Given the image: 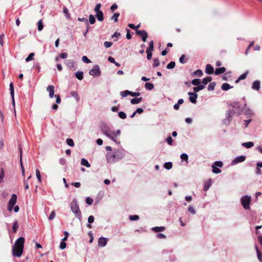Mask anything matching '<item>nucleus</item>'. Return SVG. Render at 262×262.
Masks as SVG:
<instances>
[{
  "mask_svg": "<svg viewBox=\"0 0 262 262\" xmlns=\"http://www.w3.org/2000/svg\"><path fill=\"white\" fill-rule=\"evenodd\" d=\"M107 238L104 237H101L98 239V245L101 247H104L106 245Z\"/></svg>",
  "mask_w": 262,
  "mask_h": 262,
  "instance_id": "obj_12",
  "label": "nucleus"
},
{
  "mask_svg": "<svg viewBox=\"0 0 262 262\" xmlns=\"http://www.w3.org/2000/svg\"><path fill=\"white\" fill-rule=\"evenodd\" d=\"M55 211H52L50 214V215H49L48 219L49 220H53L55 216Z\"/></svg>",
  "mask_w": 262,
  "mask_h": 262,
  "instance_id": "obj_64",
  "label": "nucleus"
},
{
  "mask_svg": "<svg viewBox=\"0 0 262 262\" xmlns=\"http://www.w3.org/2000/svg\"><path fill=\"white\" fill-rule=\"evenodd\" d=\"M201 80L200 79H194L191 81V84L193 85H198L201 84Z\"/></svg>",
  "mask_w": 262,
  "mask_h": 262,
  "instance_id": "obj_40",
  "label": "nucleus"
},
{
  "mask_svg": "<svg viewBox=\"0 0 262 262\" xmlns=\"http://www.w3.org/2000/svg\"><path fill=\"white\" fill-rule=\"evenodd\" d=\"M260 82L259 80L254 81L252 85V89L254 90L258 91L260 89Z\"/></svg>",
  "mask_w": 262,
  "mask_h": 262,
  "instance_id": "obj_15",
  "label": "nucleus"
},
{
  "mask_svg": "<svg viewBox=\"0 0 262 262\" xmlns=\"http://www.w3.org/2000/svg\"><path fill=\"white\" fill-rule=\"evenodd\" d=\"M165 228L163 226L155 227L152 228V230L155 231V232L163 231L165 230Z\"/></svg>",
  "mask_w": 262,
  "mask_h": 262,
  "instance_id": "obj_23",
  "label": "nucleus"
},
{
  "mask_svg": "<svg viewBox=\"0 0 262 262\" xmlns=\"http://www.w3.org/2000/svg\"><path fill=\"white\" fill-rule=\"evenodd\" d=\"M118 116L121 119H124L126 118V114L123 111H121L118 113Z\"/></svg>",
  "mask_w": 262,
  "mask_h": 262,
  "instance_id": "obj_48",
  "label": "nucleus"
},
{
  "mask_svg": "<svg viewBox=\"0 0 262 262\" xmlns=\"http://www.w3.org/2000/svg\"><path fill=\"white\" fill-rule=\"evenodd\" d=\"M113 45V43L112 42H109V41H105L104 42V46L105 47V48H108L110 47H111Z\"/></svg>",
  "mask_w": 262,
  "mask_h": 262,
  "instance_id": "obj_62",
  "label": "nucleus"
},
{
  "mask_svg": "<svg viewBox=\"0 0 262 262\" xmlns=\"http://www.w3.org/2000/svg\"><path fill=\"white\" fill-rule=\"evenodd\" d=\"M129 219L130 221H137L139 219V216L138 215H130L129 216Z\"/></svg>",
  "mask_w": 262,
  "mask_h": 262,
  "instance_id": "obj_47",
  "label": "nucleus"
},
{
  "mask_svg": "<svg viewBox=\"0 0 262 262\" xmlns=\"http://www.w3.org/2000/svg\"><path fill=\"white\" fill-rule=\"evenodd\" d=\"M246 160V156L241 155L236 157L234 159L231 161V165H236L239 163L244 162Z\"/></svg>",
  "mask_w": 262,
  "mask_h": 262,
  "instance_id": "obj_10",
  "label": "nucleus"
},
{
  "mask_svg": "<svg viewBox=\"0 0 262 262\" xmlns=\"http://www.w3.org/2000/svg\"><path fill=\"white\" fill-rule=\"evenodd\" d=\"M71 95L74 97L77 101H79V95H78V94L77 92L76 91H72L71 92Z\"/></svg>",
  "mask_w": 262,
  "mask_h": 262,
  "instance_id": "obj_43",
  "label": "nucleus"
},
{
  "mask_svg": "<svg viewBox=\"0 0 262 262\" xmlns=\"http://www.w3.org/2000/svg\"><path fill=\"white\" fill-rule=\"evenodd\" d=\"M212 171L213 173L218 174L221 172V170L218 167H215V165H212Z\"/></svg>",
  "mask_w": 262,
  "mask_h": 262,
  "instance_id": "obj_32",
  "label": "nucleus"
},
{
  "mask_svg": "<svg viewBox=\"0 0 262 262\" xmlns=\"http://www.w3.org/2000/svg\"><path fill=\"white\" fill-rule=\"evenodd\" d=\"M216 85L215 82H211L208 86L207 89L209 91H213Z\"/></svg>",
  "mask_w": 262,
  "mask_h": 262,
  "instance_id": "obj_33",
  "label": "nucleus"
},
{
  "mask_svg": "<svg viewBox=\"0 0 262 262\" xmlns=\"http://www.w3.org/2000/svg\"><path fill=\"white\" fill-rule=\"evenodd\" d=\"M18 227V225L17 222L16 221L13 223V225L12 226V230H13V232L15 233L16 232Z\"/></svg>",
  "mask_w": 262,
  "mask_h": 262,
  "instance_id": "obj_51",
  "label": "nucleus"
},
{
  "mask_svg": "<svg viewBox=\"0 0 262 262\" xmlns=\"http://www.w3.org/2000/svg\"><path fill=\"white\" fill-rule=\"evenodd\" d=\"M153 61H154V63H153L154 68H156V67L159 66L160 61L158 58H154Z\"/></svg>",
  "mask_w": 262,
  "mask_h": 262,
  "instance_id": "obj_50",
  "label": "nucleus"
},
{
  "mask_svg": "<svg viewBox=\"0 0 262 262\" xmlns=\"http://www.w3.org/2000/svg\"><path fill=\"white\" fill-rule=\"evenodd\" d=\"M10 95L11 96H14V86L12 82H11L10 83Z\"/></svg>",
  "mask_w": 262,
  "mask_h": 262,
  "instance_id": "obj_44",
  "label": "nucleus"
},
{
  "mask_svg": "<svg viewBox=\"0 0 262 262\" xmlns=\"http://www.w3.org/2000/svg\"><path fill=\"white\" fill-rule=\"evenodd\" d=\"M129 95H130L132 97H137L140 95V93L139 92H133L132 91H130Z\"/></svg>",
  "mask_w": 262,
  "mask_h": 262,
  "instance_id": "obj_63",
  "label": "nucleus"
},
{
  "mask_svg": "<svg viewBox=\"0 0 262 262\" xmlns=\"http://www.w3.org/2000/svg\"><path fill=\"white\" fill-rule=\"evenodd\" d=\"M89 74L93 76H100L101 75V71L99 66L97 64L95 65L89 71Z\"/></svg>",
  "mask_w": 262,
  "mask_h": 262,
  "instance_id": "obj_8",
  "label": "nucleus"
},
{
  "mask_svg": "<svg viewBox=\"0 0 262 262\" xmlns=\"http://www.w3.org/2000/svg\"><path fill=\"white\" fill-rule=\"evenodd\" d=\"M188 211L191 212L192 214H194L195 213V209L191 205H190L188 207Z\"/></svg>",
  "mask_w": 262,
  "mask_h": 262,
  "instance_id": "obj_59",
  "label": "nucleus"
},
{
  "mask_svg": "<svg viewBox=\"0 0 262 262\" xmlns=\"http://www.w3.org/2000/svg\"><path fill=\"white\" fill-rule=\"evenodd\" d=\"M197 86L193 87V90L194 93H196L197 92H199L200 91L204 89L205 88V86L203 84H199L198 85H196Z\"/></svg>",
  "mask_w": 262,
  "mask_h": 262,
  "instance_id": "obj_19",
  "label": "nucleus"
},
{
  "mask_svg": "<svg viewBox=\"0 0 262 262\" xmlns=\"http://www.w3.org/2000/svg\"><path fill=\"white\" fill-rule=\"evenodd\" d=\"M76 77L80 80H81L83 78V73L82 71H78L75 73Z\"/></svg>",
  "mask_w": 262,
  "mask_h": 262,
  "instance_id": "obj_24",
  "label": "nucleus"
},
{
  "mask_svg": "<svg viewBox=\"0 0 262 262\" xmlns=\"http://www.w3.org/2000/svg\"><path fill=\"white\" fill-rule=\"evenodd\" d=\"M164 167L168 170L170 169L172 167V163L171 162H167L164 164Z\"/></svg>",
  "mask_w": 262,
  "mask_h": 262,
  "instance_id": "obj_31",
  "label": "nucleus"
},
{
  "mask_svg": "<svg viewBox=\"0 0 262 262\" xmlns=\"http://www.w3.org/2000/svg\"><path fill=\"white\" fill-rule=\"evenodd\" d=\"M25 238L23 237H19L15 242L12 248L13 255L19 257L23 254Z\"/></svg>",
  "mask_w": 262,
  "mask_h": 262,
  "instance_id": "obj_2",
  "label": "nucleus"
},
{
  "mask_svg": "<svg viewBox=\"0 0 262 262\" xmlns=\"http://www.w3.org/2000/svg\"><path fill=\"white\" fill-rule=\"evenodd\" d=\"M81 164L86 167H90L91 166L90 164L89 163L87 160L84 158H82L81 161Z\"/></svg>",
  "mask_w": 262,
  "mask_h": 262,
  "instance_id": "obj_26",
  "label": "nucleus"
},
{
  "mask_svg": "<svg viewBox=\"0 0 262 262\" xmlns=\"http://www.w3.org/2000/svg\"><path fill=\"white\" fill-rule=\"evenodd\" d=\"M128 26L130 28H131L132 29H135L136 30L140 27V25H138L137 26H135L133 24H129L128 25Z\"/></svg>",
  "mask_w": 262,
  "mask_h": 262,
  "instance_id": "obj_58",
  "label": "nucleus"
},
{
  "mask_svg": "<svg viewBox=\"0 0 262 262\" xmlns=\"http://www.w3.org/2000/svg\"><path fill=\"white\" fill-rule=\"evenodd\" d=\"M143 98L142 97H136L131 99L130 103L132 104H138L142 101Z\"/></svg>",
  "mask_w": 262,
  "mask_h": 262,
  "instance_id": "obj_17",
  "label": "nucleus"
},
{
  "mask_svg": "<svg viewBox=\"0 0 262 262\" xmlns=\"http://www.w3.org/2000/svg\"><path fill=\"white\" fill-rule=\"evenodd\" d=\"M85 202L88 205H90L92 204L93 200L92 198L87 197L85 199Z\"/></svg>",
  "mask_w": 262,
  "mask_h": 262,
  "instance_id": "obj_56",
  "label": "nucleus"
},
{
  "mask_svg": "<svg viewBox=\"0 0 262 262\" xmlns=\"http://www.w3.org/2000/svg\"><path fill=\"white\" fill-rule=\"evenodd\" d=\"M249 72L248 71H246L244 73L242 74L238 77V80H244L246 78Z\"/></svg>",
  "mask_w": 262,
  "mask_h": 262,
  "instance_id": "obj_38",
  "label": "nucleus"
},
{
  "mask_svg": "<svg viewBox=\"0 0 262 262\" xmlns=\"http://www.w3.org/2000/svg\"><path fill=\"white\" fill-rule=\"evenodd\" d=\"M154 48V42L153 40H151L149 43V47L147 48L146 51L152 52Z\"/></svg>",
  "mask_w": 262,
  "mask_h": 262,
  "instance_id": "obj_30",
  "label": "nucleus"
},
{
  "mask_svg": "<svg viewBox=\"0 0 262 262\" xmlns=\"http://www.w3.org/2000/svg\"><path fill=\"white\" fill-rule=\"evenodd\" d=\"M212 184L211 179H209L208 181L206 182L204 184L203 190L205 191H207L209 188L211 187Z\"/></svg>",
  "mask_w": 262,
  "mask_h": 262,
  "instance_id": "obj_16",
  "label": "nucleus"
},
{
  "mask_svg": "<svg viewBox=\"0 0 262 262\" xmlns=\"http://www.w3.org/2000/svg\"><path fill=\"white\" fill-rule=\"evenodd\" d=\"M213 165H215V167H222L223 166V163L222 161H217L214 163Z\"/></svg>",
  "mask_w": 262,
  "mask_h": 262,
  "instance_id": "obj_53",
  "label": "nucleus"
},
{
  "mask_svg": "<svg viewBox=\"0 0 262 262\" xmlns=\"http://www.w3.org/2000/svg\"><path fill=\"white\" fill-rule=\"evenodd\" d=\"M63 12L67 18H70V14L69 13V10L67 7H63Z\"/></svg>",
  "mask_w": 262,
  "mask_h": 262,
  "instance_id": "obj_36",
  "label": "nucleus"
},
{
  "mask_svg": "<svg viewBox=\"0 0 262 262\" xmlns=\"http://www.w3.org/2000/svg\"><path fill=\"white\" fill-rule=\"evenodd\" d=\"M67 144L71 147H73L74 146V143L73 139L68 138L66 140Z\"/></svg>",
  "mask_w": 262,
  "mask_h": 262,
  "instance_id": "obj_42",
  "label": "nucleus"
},
{
  "mask_svg": "<svg viewBox=\"0 0 262 262\" xmlns=\"http://www.w3.org/2000/svg\"><path fill=\"white\" fill-rule=\"evenodd\" d=\"M180 158H181L182 161H185L186 162H188V156L186 154H185V153L182 154L180 156Z\"/></svg>",
  "mask_w": 262,
  "mask_h": 262,
  "instance_id": "obj_35",
  "label": "nucleus"
},
{
  "mask_svg": "<svg viewBox=\"0 0 262 262\" xmlns=\"http://www.w3.org/2000/svg\"><path fill=\"white\" fill-rule=\"evenodd\" d=\"M226 71V69L225 67L219 68H216L215 71V75H220L224 73Z\"/></svg>",
  "mask_w": 262,
  "mask_h": 262,
  "instance_id": "obj_18",
  "label": "nucleus"
},
{
  "mask_svg": "<svg viewBox=\"0 0 262 262\" xmlns=\"http://www.w3.org/2000/svg\"><path fill=\"white\" fill-rule=\"evenodd\" d=\"M212 78L210 76L206 77L202 79V83H203V85H206L208 82H210L211 81Z\"/></svg>",
  "mask_w": 262,
  "mask_h": 262,
  "instance_id": "obj_22",
  "label": "nucleus"
},
{
  "mask_svg": "<svg viewBox=\"0 0 262 262\" xmlns=\"http://www.w3.org/2000/svg\"><path fill=\"white\" fill-rule=\"evenodd\" d=\"M255 247H256V252H257V255L258 258V259L259 260L262 261V254H261V253L258 250V249L257 248V247L255 246Z\"/></svg>",
  "mask_w": 262,
  "mask_h": 262,
  "instance_id": "obj_55",
  "label": "nucleus"
},
{
  "mask_svg": "<svg viewBox=\"0 0 262 262\" xmlns=\"http://www.w3.org/2000/svg\"><path fill=\"white\" fill-rule=\"evenodd\" d=\"M36 177L37 178L38 181L39 182H41V176H40V171L38 169H37L36 170Z\"/></svg>",
  "mask_w": 262,
  "mask_h": 262,
  "instance_id": "obj_54",
  "label": "nucleus"
},
{
  "mask_svg": "<svg viewBox=\"0 0 262 262\" xmlns=\"http://www.w3.org/2000/svg\"><path fill=\"white\" fill-rule=\"evenodd\" d=\"M16 201L17 195L15 194H13L8 202V209L9 211H11L12 210L16 203Z\"/></svg>",
  "mask_w": 262,
  "mask_h": 262,
  "instance_id": "obj_7",
  "label": "nucleus"
},
{
  "mask_svg": "<svg viewBox=\"0 0 262 262\" xmlns=\"http://www.w3.org/2000/svg\"><path fill=\"white\" fill-rule=\"evenodd\" d=\"M82 60L84 62L86 63H89L91 62V61L86 56H83L82 57Z\"/></svg>",
  "mask_w": 262,
  "mask_h": 262,
  "instance_id": "obj_57",
  "label": "nucleus"
},
{
  "mask_svg": "<svg viewBox=\"0 0 262 262\" xmlns=\"http://www.w3.org/2000/svg\"><path fill=\"white\" fill-rule=\"evenodd\" d=\"M34 56V53H31L29 54L28 56L26 58V61L28 62L32 60L33 57Z\"/></svg>",
  "mask_w": 262,
  "mask_h": 262,
  "instance_id": "obj_52",
  "label": "nucleus"
},
{
  "mask_svg": "<svg viewBox=\"0 0 262 262\" xmlns=\"http://www.w3.org/2000/svg\"><path fill=\"white\" fill-rule=\"evenodd\" d=\"M193 74L198 77H201L203 73L201 70L199 69L194 72Z\"/></svg>",
  "mask_w": 262,
  "mask_h": 262,
  "instance_id": "obj_41",
  "label": "nucleus"
},
{
  "mask_svg": "<svg viewBox=\"0 0 262 262\" xmlns=\"http://www.w3.org/2000/svg\"><path fill=\"white\" fill-rule=\"evenodd\" d=\"M230 72L226 73L223 76V79L227 81L228 80V77L230 76Z\"/></svg>",
  "mask_w": 262,
  "mask_h": 262,
  "instance_id": "obj_61",
  "label": "nucleus"
},
{
  "mask_svg": "<svg viewBox=\"0 0 262 262\" xmlns=\"http://www.w3.org/2000/svg\"><path fill=\"white\" fill-rule=\"evenodd\" d=\"M232 88V86H231L229 84L227 83H224L221 87L222 90L223 91H227Z\"/></svg>",
  "mask_w": 262,
  "mask_h": 262,
  "instance_id": "obj_20",
  "label": "nucleus"
},
{
  "mask_svg": "<svg viewBox=\"0 0 262 262\" xmlns=\"http://www.w3.org/2000/svg\"><path fill=\"white\" fill-rule=\"evenodd\" d=\"M188 95H189V101L191 103L195 104L196 103V99L198 96V94L194 92H189L188 93Z\"/></svg>",
  "mask_w": 262,
  "mask_h": 262,
  "instance_id": "obj_11",
  "label": "nucleus"
},
{
  "mask_svg": "<svg viewBox=\"0 0 262 262\" xmlns=\"http://www.w3.org/2000/svg\"><path fill=\"white\" fill-rule=\"evenodd\" d=\"M120 16V13L118 12H116L114 14V15L111 17V19L113 20L114 22H117L118 19V18Z\"/></svg>",
  "mask_w": 262,
  "mask_h": 262,
  "instance_id": "obj_34",
  "label": "nucleus"
},
{
  "mask_svg": "<svg viewBox=\"0 0 262 262\" xmlns=\"http://www.w3.org/2000/svg\"><path fill=\"white\" fill-rule=\"evenodd\" d=\"M145 88L147 90H152L154 88V85L149 82H147L145 84Z\"/></svg>",
  "mask_w": 262,
  "mask_h": 262,
  "instance_id": "obj_28",
  "label": "nucleus"
},
{
  "mask_svg": "<svg viewBox=\"0 0 262 262\" xmlns=\"http://www.w3.org/2000/svg\"><path fill=\"white\" fill-rule=\"evenodd\" d=\"M66 63L67 66L69 67L70 68H74L75 62L72 60H67L66 61Z\"/></svg>",
  "mask_w": 262,
  "mask_h": 262,
  "instance_id": "obj_25",
  "label": "nucleus"
},
{
  "mask_svg": "<svg viewBox=\"0 0 262 262\" xmlns=\"http://www.w3.org/2000/svg\"><path fill=\"white\" fill-rule=\"evenodd\" d=\"M54 90L55 88L53 85H50L47 88V91L49 93V97L50 98H52L54 95Z\"/></svg>",
  "mask_w": 262,
  "mask_h": 262,
  "instance_id": "obj_13",
  "label": "nucleus"
},
{
  "mask_svg": "<svg viewBox=\"0 0 262 262\" xmlns=\"http://www.w3.org/2000/svg\"><path fill=\"white\" fill-rule=\"evenodd\" d=\"M213 72L214 69L213 67L209 64H207L205 68V73L210 75L213 74Z\"/></svg>",
  "mask_w": 262,
  "mask_h": 262,
  "instance_id": "obj_14",
  "label": "nucleus"
},
{
  "mask_svg": "<svg viewBox=\"0 0 262 262\" xmlns=\"http://www.w3.org/2000/svg\"><path fill=\"white\" fill-rule=\"evenodd\" d=\"M96 21L95 17L92 15L91 14L89 16V23L91 24H94Z\"/></svg>",
  "mask_w": 262,
  "mask_h": 262,
  "instance_id": "obj_49",
  "label": "nucleus"
},
{
  "mask_svg": "<svg viewBox=\"0 0 262 262\" xmlns=\"http://www.w3.org/2000/svg\"><path fill=\"white\" fill-rule=\"evenodd\" d=\"M96 17L99 21H102L104 20L103 12H99V13H96Z\"/></svg>",
  "mask_w": 262,
  "mask_h": 262,
  "instance_id": "obj_21",
  "label": "nucleus"
},
{
  "mask_svg": "<svg viewBox=\"0 0 262 262\" xmlns=\"http://www.w3.org/2000/svg\"><path fill=\"white\" fill-rule=\"evenodd\" d=\"M66 246H67V244H66V242H63V241H61L60 244V246H59L61 250H63L66 248Z\"/></svg>",
  "mask_w": 262,
  "mask_h": 262,
  "instance_id": "obj_60",
  "label": "nucleus"
},
{
  "mask_svg": "<svg viewBox=\"0 0 262 262\" xmlns=\"http://www.w3.org/2000/svg\"><path fill=\"white\" fill-rule=\"evenodd\" d=\"M100 129L102 133L106 137H110L111 134H115V131L112 130L108 125L104 122H102L100 126Z\"/></svg>",
  "mask_w": 262,
  "mask_h": 262,
  "instance_id": "obj_5",
  "label": "nucleus"
},
{
  "mask_svg": "<svg viewBox=\"0 0 262 262\" xmlns=\"http://www.w3.org/2000/svg\"><path fill=\"white\" fill-rule=\"evenodd\" d=\"M251 202V198L250 196L245 195L241 198V202L245 209H250V204Z\"/></svg>",
  "mask_w": 262,
  "mask_h": 262,
  "instance_id": "obj_6",
  "label": "nucleus"
},
{
  "mask_svg": "<svg viewBox=\"0 0 262 262\" xmlns=\"http://www.w3.org/2000/svg\"><path fill=\"white\" fill-rule=\"evenodd\" d=\"M124 157L123 152L119 150H115L112 152H107L106 158L108 163H113L122 159Z\"/></svg>",
  "mask_w": 262,
  "mask_h": 262,
  "instance_id": "obj_3",
  "label": "nucleus"
},
{
  "mask_svg": "<svg viewBox=\"0 0 262 262\" xmlns=\"http://www.w3.org/2000/svg\"><path fill=\"white\" fill-rule=\"evenodd\" d=\"M129 94H130V91H129V90H125V91H121L120 93L121 96H122V97H125L127 95H129Z\"/></svg>",
  "mask_w": 262,
  "mask_h": 262,
  "instance_id": "obj_37",
  "label": "nucleus"
},
{
  "mask_svg": "<svg viewBox=\"0 0 262 262\" xmlns=\"http://www.w3.org/2000/svg\"><path fill=\"white\" fill-rule=\"evenodd\" d=\"M78 20L79 21L84 22L85 23L86 26H89V24L88 20L87 19V18H86L85 17H82V18L79 17L78 18Z\"/></svg>",
  "mask_w": 262,
  "mask_h": 262,
  "instance_id": "obj_46",
  "label": "nucleus"
},
{
  "mask_svg": "<svg viewBox=\"0 0 262 262\" xmlns=\"http://www.w3.org/2000/svg\"><path fill=\"white\" fill-rule=\"evenodd\" d=\"M229 106L232 109H229L226 111V118L223 121V124L226 126L230 124L234 115L239 116L242 112L241 106L238 102H233L230 103Z\"/></svg>",
  "mask_w": 262,
  "mask_h": 262,
  "instance_id": "obj_1",
  "label": "nucleus"
},
{
  "mask_svg": "<svg viewBox=\"0 0 262 262\" xmlns=\"http://www.w3.org/2000/svg\"><path fill=\"white\" fill-rule=\"evenodd\" d=\"M136 33L142 38V40L143 42H146L147 38L148 37V34L145 30H136Z\"/></svg>",
  "mask_w": 262,
  "mask_h": 262,
  "instance_id": "obj_9",
  "label": "nucleus"
},
{
  "mask_svg": "<svg viewBox=\"0 0 262 262\" xmlns=\"http://www.w3.org/2000/svg\"><path fill=\"white\" fill-rule=\"evenodd\" d=\"M175 66H176L175 62L171 61L167 65L166 68L167 69H172L174 68Z\"/></svg>",
  "mask_w": 262,
  "mask_h": 262,
  "instance_id": "obj_39",
  "label": "nucleus"
},
{
  "mask_svg": "<svg viewBox=\"0 0 262 262\" xmlns=\"http://www.w3.org/2000/svg\"><path fill=\"white\" fill-rule=\"evenodd\" d=\"M242 145L247 148H249L254 146V143L253 142H245L242 144Z\"/></svg>",
  "mask_w": 262,
  "mask_h": 262,
  "instance_id": "obj_29",
  "label": "nucleus"
},
{
  "mask_svg": "<svg viewBox=\"0 0 262 262\" xmlns=\"http://www.w3.org/2000/svg\"><path fill=\"white\" fill-rule=\"evenodd\" d=\"M43 28V24L42 23V19H40L37 23V30L39 31L42 30Z\"/></svg>",
  "mask_w": 262,
  "mask_h": 262,
  "instance_id": "obj_27",
  "label": "nucleus"
},
{
  "mask_svg": "<svg viewBox=\"0 0 262 262\" xmlns=\"http://www.w3.org/2000/svg\"><path fill=\"white\" fill-rule=\"evenodd\" d=\"M70 208L75 216L80 221L82 219L81 212L80 210L78 202L76 199H74L70 204Z\"/></svg>",
  "mask_w": 262,
  "mask_h": 262,
  "instance_id": "obj_4",
  "label": "nucleus"
},
{
  "mask_svg": "<svg viewBox=\"0 0 262 262\" xmlns=\"http://www.w3.org/2000/svg\"><path fill=\"white\" fill-rule=\"evenodd\" d=\"M101 7V4L100 3L97 4L94 9V11L96 13H99V12H102L101 10H100V8Z\"/></svg>",
  "mask_w": 262,
  "mask_h": 262,
  "instance_id": "obj_45",
  "label": "nucleus"
}]
</instances>
